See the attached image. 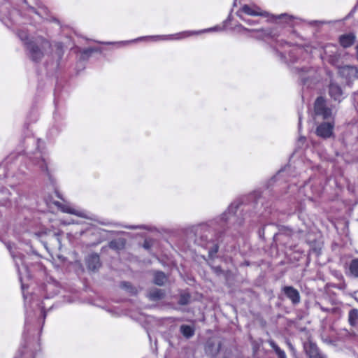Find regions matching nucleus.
<instances>
[{
    "label": "nucleus",
    "mask_w": 358,
    "mask_h": 358,
    "mask_svg": "<svg viewBox=\"0 0 358 358\" xmlns=\"http://www.w3.org/2000/svg\"><path fill=\"white\" fill-rule=\"evenodd\" d=\"M266 192L255 190L235 199L220 215L200 224L196 229L195 243L208 251L213 259L219 250L218 243L225 236L235 237L242 232L245 224L262 223L264 220H280L271 201L264 202Z\"/></svg>",
    "instance_id": "nucleus-1"
},
{
    "label": "nucleus",
    "mask_w": 358,
    "mask_h": 358,
    "mask_svg": "<svg viewBox=\"0 0 358 358\" xmlns=\"http://www.w3.org/2000/svg\"><path fill=\"white\" fill-rule=\"evenodd\" d=\"M7 248L10 252L14 261L15 267L18 272L19 279L21 282V287L24 300L25 308V322L24 328L22 333V339L24 344L19 352L22 351H31L29 349L31 341L34 340L35 333L39 330L41 331L45 319L47 314V304L45 301L53 298L57 295L60 287L59 283L50 279L47 282L34 289L30 296L26 294V285L23 282V276L22 270L27 273V278H29L28 267L25 264L23 259L24 256L21 254H15L11 251L10 245H7Z\"/></svg>",
    "instance_id": "nucleus-2"
},
{
    "label": "nucleus",
    "mask_w": 358,
    "mask_h": 358,
    "mask_svg": "<svg viewBox=\"0 0 358 358\" xmlns=\"http://www.w3.org/2000/svg\"><path fill=\"white\" fill-rule=\"evenodd\" d=\"M272 47L279 60L286 64L292 73L298 77L301 85L308 89L314 87L318 81L315 69L309 66L312 50L322 48V59L336 66H338L341 55L339 47L333 43L321 45L311 43L300 46L284 40H275Z\"/></svg>",
    "instance_id": "nucleus-3"
},
{
    "label": "nucleus",
    "mask_w": 358,
    "mask_h": 358,
    "mask_svg": "<svg viewBox=\"0 0 358 358\" xmlns=\"http://www.w3.org/2000/svg\"><path fill=\"white\" fill-rule=\"evenodd\" d=\"M22 8L24 13L15 9L11 10L9 2L0 0V20L8 29L17 30V35L23 42L27 55L32 62L38 63L43 58L47 50L51 48L50 42L42 36L30 38L27 31L18 29V26L27 23L36 25L43 20L59 24V21L54 17L43 16L41 13L29 6L26 0L23 1Z\"/></svg>",
    "instance_id": "nucleus-4"
},
{
    "label": "nucleus",
    "mask_w": 358,
    "mask_h": 358,
    "mask_svg": "<svg viewBox=\"0 0 358 358\" xmlns=\"http://www.w3.org/2000/svg\"><path fill=\"white\" fill-rule=\"evenodd\" d=\"M41 141L34 137H29L26 140L27 145H36L35 152L28 151L27 155L15 153L10 154L3 162L5 170L4 177L17 176L18 174H25V170H37L45 173L51 183H53V178L48 169L49 162L42 150L40 149Z\"/></svg>",
    "instance_id": "nucleus-5"
},
{
    "label": "nucleus",
    "mask_w": 358,
    "mask_h": 358,
    "mask_svg": "<svg viewBox=\"0 0 358 358\" xmlns=\"http://www.w3.org/2000/svg\"><path fill=\"white\" fill-rule=\"evenodd\" d=\"M294 177L295 176H292L291 179L285 181L286 182H290V184L287 187L290 192H294L295 190H297V194L294 197V199L296 201L295 210L294 211L287 212L289 215L293 214L294 212L302 213L304 210L305 199H302V196L306 197L310 201H313L314 196H320L322 192L321 186L316 185L313 178H310L303 185H300V187H298L296 181L294 180Z\"/></svg>",
    "instance_id": "nucleus-6"
},
{
    "label": "nucleus",
    "mask_w": 358,
    "mask_h": 358,
    "mask_svg": "<svg viewBox=\"0 0 358 358\" xmlns=\"http://www.w3.org/2000/svg\"><path fill=\"white\" fill-rule=\"evenodd\" d=\"M55 112L53 114L54 124L49 130V135L52 137L57 136L65 127L64 120L65 117V98L64 92L57 86L54 92Z\"/></svg>",
    "instance_id": "nucleus-7"
},
{
    "label": "nucleus",
    "mask_w": 358,
    "mask_h": 358,
    "mask_svg": "<svg viewBox=\"0 0 358 358\" xmlns=\"http://www.w3.org/2000/svg\"><path fill=\"white\" fill-rule=\"evenodd\" d=\"M223 29H224V27L217 25V26H215V27H213L210 28L204 29L199 30V31H183L181 32H178V33H176L174 34H170V35H157V36H143V37L138 38L135 39L134 41H121V42H117V43L106 42V43H103L108 44V45H111V44L117 45L118 46H120L121 44L128 43L129 42L137 41H144V40H148V39H152L154 41H157L158 39L181 40V39H184V38L190 37L194 35H199L202 33L211 32V31H221Z\"/></svg>",
    "instance_id": "nucleus-8"
},
{
    "label": "nucleus",
    "mask_w": 358,
    "mask_h": 358,
    "mask_svg": "<svg viewBox=\"0 0 358 358\" xmlns=\"http://www.w3.org/2000/svg\"><path fill=\"white\" fill-rule=\"evenodd\" d=\"M275 19L278 20H282L285 22H287L290 26H294L295 24H298L299 22H303L306 24L312 26V27H320L322 25L327 24L331 23V21H325V20H303L297 17H295L292 15H289L287 13H282L279 15L275 16Z\"/></svg>",
    "instance_id": "nucleus-9"
},
{
    "label": "nucleus",
    "mask_w": 358,
    "mask_h": 358,
    "mask_svg": "<svg viewBox=\"0 0 358 358\" xmlns=\"http://www.w3.org/2000/svg\"><path fill=\"white\" fill-rule=\"evenodd\" d=\"M315 115L321 117L323 120L333 119L332 109L327 106V101L322 96L316 99L314 103Z\"/></svg>",
    "instance_id": "nucleus-10"
},
{
    "label": "nucleus",
    "mask_w": 358,
    "mask_h": 358,
    "mask_svg": "<svg viewBox=\"0 0 358 358\" xmlns=\"http://www.w3.org/2000/svg\"><path fill=\"white\" fill-rule=\"evenodd\" d=\"M236 29L238 32H251L256 33L255 36H250V37L255 38L257 40H264L266 38H274L275 34H272V31L270 29H248L243 26L241 24H238L236 26Z\"/></svg>",
    "instance_id": "nucleus-11"
},
{
    "label": "nucleus",
    "mask_w": 358,
    "mask_h": 358,
    "mask_svg": "<svg viewBox=\"0 0 358 358\" xmlns=\"http://www.w3.org/2000/svg\"><path fill=\"white\" fill-rule=\"evenodd\" d=\"M236 14L238 17L245 16L244 15L250 16H267V13L262 11L259 7L248 4L243 5L237 10Z\"/></svg>",
    "instance_id": "nucleus-12"
},
{
    "label": "nucleus",
    "mask_w": 358,
    "mask_h": 358,
    "mask_svg": "<svg viewBox=\"0 0 358 358\" xmlns=\"http://www.w3.org/2000/svg\"><path fill=\"white\" fill-rule=\"evenodd\" d=\"M334 121L324 122L320 124L316 128V134L323 138H328L333 135Z\"/></svg>",
    "instance_id": "nucleus-13"
},
{
    "label": "nucleus",
    "mask_w": 358,
    "mask_h": 358,
    "mask_svg": "<svg viewBox=\"0 0 358 358\" xmlns=\"http://www.w3.org/2000/svg\"><path fill=\"white\" fill-rule=\"evenodd\" d=\"M282 292L285 296L290 300L293 306L298 305L301 301V296L299 292L291 285H286L282 287Z\"/></svg>",
    "instance_id": "nucleus-14"
},
{
    "label": "nucleus",
    "mask_w": 358,
    "mask_h": 358,
    "mask_svg": "<svg viewBox=\"0 0 358 358\" xmlns=\"http://www.w3.org/2000/svg\"><path fill=\"white\" fill-rule=\"evenodd\" d=\"M53 203L63 213L75 215L80 217H87L86 213L84 210L75 208L69 203H62L59 201H54Z\"/></svg>",
    "instance_id": "nucleus-15"
},
{
    "label": "nucleus",
    "mask_w": 358,
    "mask_h": 358,
    "mask_svg": "<svg viewBox=\"0 0 358 358\" xmlns=\"http://www.w3.org/2000/svg\"><path fill=\"white\" fill-rule=\"evenodd\" d=\"M329 94L331 99L338 102H341L344 99L341 87L332 80L329 85Z\"/></svg>",
    "instance_id": "nucleus-16"
},
{
    "label": "nucleus",
    "mask_w": 358,
    "mask_h": 358,
    "mask_svg": "<svg viewBox=\"0 0 358 358\" xmlns=\"http://www.w3.org/2000/svg\"><path fill=\"white\" fill-rule=\"evenodd\" d=\"M339 73L342 77L350 81L357 78L358 70L354 66L346 65L339 68Z\"/></svg>",
    "instance_id": "nucleus-17"
},
{
    "label": "nucleus",
    "mask_w": 358,
    "mask_h": 358,
    "mask_svg": "<svg viewBox=\"0 0 358 358\" xmlns=\"http://www.w3.org/2000/svg\"><path fill=\"white\" fill-rule=\"evenodd\" d=\"M222 343L217 344L212 341H208L205 345V352L210 358H215L221 350Z\"/></svg>",
    "instance_id": "nucleus-18"
},
{
    "label": "nucleus",
    "mask_w": 358,
    "mask_h": 358,
    "mask_svg": "<svg viewBox=\"0 0 358 358\" xmlns=\"http://www.w3.org/2000/svg\"><path fill=\"white\" fill-rule=\"evenodd\" d=\"M75 52H79L80 56L79 59L80 60H87L92 55L94 52H101L102 50L101 48L96 47V48H87L84 49H81L80 48H75Z\"/></svg>",
    "instance_id": "nucleus-19"
},
{
    "label": "nucleus",
    "mask_w": 358,
    "mask_h": 358,
    "mask_svg": "<svg viewBox=\"0 0 358 358\" xmlns=\"http://www.w3.org/2000/svg\"><path fill=\"white\" fill-rule=\"evenodd\" d=\"M290 166H286L284 169H280L277 173L276 175H275L269 180L267 184L266 189H268L270 187H273L275 182L283 180L286 177V175L288 173V172L290 171Z\"/></svg>",
    "instance_id": "nucleus-20"
},
{
    "label": "nucleus",
    "mask_w": 358,
    "mask_h": 358,
    "mask_svg": "<svg viewBox=\"0 0 358 358\" xmlns=\"http://www.w3.org/2000/svg\"><path fill=\"white\" fill-rule=\"evenodd\" d=\"M306 351L309 358H327L326 355L322 353L317 345L313 343H310L306 346Z\"/></svg>",
    "instance_id": "nucleus-21"
},
{
    "label": "nucleus",
    "mask_w": 358,
    "mask_h": 358,
    "mask_svg": "<svg viewBox=\"0 0 358 358\" xmlns=\"http://www.w3.org/2000/svg\"><path fill=\"white\" fill-rule=\"evenodd\" d=\"M87 267L90 271H96L101 266L100 258L97 254H91L86 259Z\"/></svg>",
    "instance_id": "nucleus-22"
},
{
    "label": "nucleus",
    "mask_w": 358,
    "mask_h": 358,
    "mask_svg": "<svg viewBox=\"0 0 358 358\" xmlns=\"http://www.w3.org/2000/svg\"><path fill=\"white\" fill-rule=\"evenodd\" d=\"M356 39V36L353 33H349L346 34H343L339 37V43L341 46L345 48H349L352 46Z\"/></svg>",
    "instance_id": "nucleus-23"
},
{
    "label": "nucleus",
    "mask_w": 358,
    "mask_h": 358,
    "mask_svg": "<svg viewBox=\"0 0 358 358\" xmlns=\"http://www.w3.org/2000/svg\"><path fill=\"white\" fill-rule=\"evenodd\" d=\"M164 296L165 292L158 288L152 289L147 294V297L152 301H157L162 299Z\"/></svg>",
    "instance_id": "nucleus-24"
},
{
    "label": "nucleus",
    "mask_w": 358,
    "mask_h": 358,
    "mask_svg": "<svg viewBox=\"0 0 358 358\" xmlns=\"http://www.w3.org/2000/svg\"><path fill=\"white\" fill-rule=\"evenodd\" d=\"M348 322L351 327H358V309L352 308L348 313Z\"/></svg>",
    "instance_id": "nucleus-25"
},
{
    "label": "nucleus",
    "mask_w": 358,
    "mask_h": 358,
    "mask_svg": "<svg viewBox=\"0 0 358 358\" xmlns=\"http://www.w3.org/2000/svg\"><path fill=\"white\" fill-rule=\"evenodd\" d=\"M180 332L186 338H190L194 335L195 329L193 326L188 324H182L180 327Z\"/></svg>",
    "instance_id": "nucleus-26"
},
{
    "label": "nucleus",
    "mask_w": 358,
    "mask_h": 358,
    "mask_svg": "<svg viewBox=\"0 0 358 358\" xmlns=\"http://www.w3.org/2000/svg\"><path fill=\"white\" fill-rule=\"evenodd\" d=\"M125 243V239L120 238L110 241L108 243V246L113 250H120L124 248Z\"/></svg>",
    "instance_id": "nucleus-27"
},
{
    "label": "nucleus",
    "mask_w": 358,
    "mask_h": 358,
    "mask_svg": "<svg viewBox=\"0 0 358 358\" xmlns=\"http://www.w3.org/2000/svg\"><path fill=\"white\" fill-rule=\"evenodd\" d=\"M349 275L355 278H358V258L350 261L348 266Z\"/></svg>",
    "instance_id": "nucleus-28"
},
{
    "label": "nucleus",
    "mask_w": 358,
    "mask_h": 358,
    "mask_svg": "<svg viewBox=\"0 0 358 358\" xmlns=\"http://www.w3.org/2000/svg\"><path fill=\"white\" fill-rule=\"evenodd\" d=\"M106 224L113 225V226H116V227H122L123 228L128 229H145V230H148V231H150L152 229L151 227L148 226V225H145V224H140V225H122V224H118V223H112V222H108Z\"/></svg>",
    "instance_id": "nucleus-29"
},
{
    "label": "nucleus",
    "mask_w": 358,
    "mask_h": 358,
    "mask_svg": "<svg viewBox=\"0 0 358 358\" xmlns=\"http://www.w3.org/2000/svg\"><path fill=\"white\" fill-rule=\"evenodd\" d=\"M166 280V276L162 271H157L154 275L153 282L159 286H162Z\"/></svg>",
    "instance_id": "nucleus-30"
},
{
    "label": "nucleus",
    "mask_w": 358,
    "mask_h": 358,
    "mask_svg": "<svg viewBox=\"0 0 358 358\" xmlns=\"http://www.w3.org/2000/svg\"><path fill=\"white\" fill-rule=\"evenodd\" d=\"M268 344L271 348L274 350L278 356V358H287L286 354L283 350H282L274 341H268Z\"/></svg>",
    "instance_id": "nucleus-31"
},
{
    "label": "nucleus",
    "mask_w": 358,
    "mask_h": 358,
    "mask_svg": "<svg viewBox=\"0 0 358 358\" xmlns=\"http://www.w3.org/2000/svg\"><path fill=\"white\" fill-rule=\"evenodd\" d=\"M120 286L122 289H124L132 295L137 294V289L129 282H121Z\"/></svg>",
    "instance_id": "nucleus-32"
},
{
    "label": "nucleus",
    "mask_w": 358,
    "mask_h": 358,
    "mask_svg": "<svg viewBox=\"0 0 358 358\" xmlns=\"http://www.w3.org/2000/svg\"><path fill=\"white\" fill-rule=\"evenodd\" d=\"M191 296L187 292H184L180 294L178 303L182 306L187 305L190 301Z\"/></svg>",
    "instance_id": "nucleus-33"
},
{
    "label": "nucleus",
    "mask_w": 358,
    "mask_h": 358,
    "mask_svg": "<svg viewBox=\"0 0 358 358\" xmlns=\"http://www.w3.org/2000/svg\"><path fill=\"white\" fill-rule=\"evenodd\" d=\"M242 21L245 22L249 26H255L256 24H258L259 23V20H252L249 18L247 16H241L238 17Z\"/></svg>",
    "instance_id": "nucleus-34"
},
{
    "label": "nucleus",
    "mask_w": 358,
    "mask_h": 358,
    "mask_svg": "<svg viewBox=\"0 0 358 358\" xmlns=\"http://www.w3.org/2000/svg\"><path fill=\"white\" fill-rule=\"evenodd\" d=\"M19 355H16L14 358H34V355L32 351H22L19 352Z\"/></svg>",
    "instance_id": "nucleus-35"
},
{
    "label": "nucleus",
    "mask_w": 358,
    "mask_h": 358,
    "mask_svg": "<svg viewBox=\"0 0 358 358\" xmlns=\"http://www.w3.org/2000/svg\"><path fill=\"white\" fill-rule=\"evenodd\" d=\"M55 47L57 49V55L59 59H61L62 55H63V53H64V50H63L64 45H63V43L62 42H56L55 43Z\"/></svg>",
    "instance_id": "nucleus-36"
},
{
    "label": "nucleus",
    "mask_w": 358,
    "mask_h": 358,
    "mask_svg": "<svg viewBox=\"0 0 358 358\" xmlns=\"http://www.w3.org/2000/svg\"><path fill=\"white\" fill-rule=\"evenodd\" d=\"M153 245V241L151 240V239H145L143 243V247L145 250H150L151 249V248L152 247Z\"/></svg>",
    "instance_id": "nucleus-37"
},
{
    "label": "nucleus",
    "mask_w": 358,
    "mask_h": 358,
    "mask_svg": "<svg viewBox=\"0 0 358 358\" xmlns=\"http://www.w3.org/2000/svg\"><path fill=\"white\" fill-rule=\"evenodd\" d=\"M212 271L218 276L222 275L224 274V271L222 269V268L220 266H210Z\"/></svg>",
    "instance_id": "nucleus-38"
},
{
    "label": "nucleus",
    "mask_w": 358,
    "mask_h": 358,
    "mask_svg": "<svg viewBox=\"0 0 358 358\" xmlns=\"http://www.w3.org/2000/svg\"><path fill=\"white\" fill-rule=\"evenodd\" d=\"M357 8V5L355 6L354 8L351 10V11L348 14V15L345 17L344 20H347L353 16L354 13L356 12Z\"/></svg>",
    "instance_id": "nucleus-39"
},
{
    "label": "nucleus",
    "mask_w": 358,
    "mask_h": 358,
    "mask_svg": "<svg viewBox=\"0 0 358 358\" xmlns=\"http://www.w3.org/2000/svg\"><path fill=\"white\" fill-rule=\"evenodd\" d=\"M223 358H233L231 349L230 350L227 349L224 351Z\"/></svg>",
    "instance_id": "nucleus-40"
},
{
    "label": "nucleus",
    "mask_w": 358,
    "mask_h": 358,
    "mask_svg": "<svg viewBox=\"0 0 358 358\" xmlns=\"http://www.w3.org/2000/svg\"><path fill=\"white\" fill-rule=\"evenodd\" d=\"M258 233H259V236L260 238H264V233H265V226L264 225H263L261 228H259Z\"/></svg>",
    "instance_id": "nucleus-41"
},
{
    "label": "nucleus",
    "mask_w": 358,
    "mask_h": 358,
    "mask_svg": "<svg viewBox=\"0 0 358 358\" xmlns=\"http://www.w3.org/2000/svg\"><path fill=\"white\" fill-rule=\"evenodd\" d=\"M316 306H317L320 308V309L321 310H322L323 312H324V313H329V312H330V309H329V308L323 307V306H322L320 303H316Z\"/></svg>",
    "instance_id": "nucleus-42"
},
{
    "label": "nucleus",
    "mask_w": 358,
    "mask_h": 358,
    "mask_svg": "<svg viewBox=\"0 0 358 358\" xmlns=\"http://www.w3.org/2000/svg\"><path fill=\"white\" fill-rule=\"evenodd\" d=\"M287 345H288L289 350L292 352H294L295 348H294V345L289 341H287Z\"/></svg>",
    "instance_id": "nucleus-43"
},
{
    "label": "nucleus",
    "mask_w": 358,
    "mask_h": 358,
    "mask_svg": "<svg viewBox=\"0 0 358 358\" xmlns=\"http://www.w3.org/2000/svg\"><path fill=\"white\" fill-rule=\"evenodd\" d=\"M355 58L358 62V44L355 47Z\"/></svg>",
    "instance_id": "nucleus-44"
},
{
    "label": "nucleus",
    "mask_w": 358,
    "mask_h": 358,
    "mask_svg": "<svg viewBox=\"0 0 358 358\" xmlns=\"http://www.w3.org/2000/svg\"><path fill=\"white\" fill-rule=\"evenodd\" d=\"M54 236H55V238L57 239V241H58L59 242V234H58L55 233V234H54Z\"/></svg>",
    "instance_id": "nucleus-45"
},
{
    "label": "nucleus",
    "mask_w": 358,
    "mask_h": 358,
    "mask_svg": "<svg viewBox=\"0 0 358 358\" xmlns=\"http://www.w3.org/2000/svg\"><path fill=\"white\" fill-rule=\"evenodd\" d=\"M55 194H57V196L59 198H60L61 199H63L62 198V196H60V194H59V192H58L57 190H55Z\"/></svg>",
    "instance_id": "nucleus-46"
},
{
    "label": "nucleus",
    "mask_w": 358,
    "mask_h": 358,
    "mask_svg": "<svg viewBox=\"0 0 358 358\" xmlns=\"http://www.w3.org/2000/svg\"><path fill=\"white\" fill-rule=\"evenodd\" d=\"M301 116L299 117V127L300 128L301 127Z\"/></svg>",
    "instance_id": "nucleus-47"
},
{
    "label": "nucleus",
    "mask_w": 358,
    "mask_h": 358,
    "mask_svg": "<svg viewBox=\"0 0 358 358\" xmlns=\"http://www.w3.org/2000/svg\"><path fill=\"white\" fill-rule=\"evenodd\" d=\"M42 234H43V231H40L38 233H36V235H37L38 236H41L42 235Z\"/></svg>",
    "instance_id": "nucleus-48"
},
{
    "label": "nucleus",
    "mask_w": 358,
    "mask_h": 358,
    "mask_svg": "<svg viewBox=\"0 0 358 358\" xmlns=\"http://www.w3.org/2000/svg\"><path fill=\"white\" fill-rule=\"evenodd\" d=\"M52 308H53V305H51V306L48 308V310H51Z\"/></svg>",
    "instance_id": "nucleus-49"
},
{
    "label": "nucleus",
    "mask_w": 358,
    "mask_h": 358,
    "mask_svg": "<svg viewBox=\"0 0 358 358\" xmlns=\"http://www.w3.org/2000/svg\"><path fill=\"white\" fill-rule=\"evenodd\" d=\"M74 222H66L67 224H73Z\"/></svg>",
    "instance_id": "nucleus-50"
},
{
    "label": "nucleus",
    "mask_w": 358,
    "mask_h": 358,
    "mask_svg": "<svg viewBox=\"0 0 358 358\" xmlns=\"http://www.w3.org/2000/svg\"><path fill=\"white\" fill-rule=\"evenodd\" d=\"M43 10L44 13H45L46 12V8H43Z\"/></svg>",
    "instance_id": "nucleus-51"
},
{
    "label": "nucleus",
    "mask_w": 358,
    "mask_h": 358,
    "mask_svg": "<svg viewBox=\"0 0 358 358\" xmlns=\"http://www.w3.org/2000/svg\"><path fill=\"white\" fill-rule=\"evenodd\" d=\"M299 139H300V140H301V139H304V137H301Z\"/></svg>",
    "instance_id": "nucleus-52"
},
{
    "label": "nucleus",
    "mask_w": 358,
    "mask_h": 358,
    "mask_svg": "<svg viewBox=\"0 0 358 358\" xmlns=\"http://www.w3.org/2000/svg\"><path fill=\"white\" fill-rule=\"evenodd\" d=\"M288 173H289V171ZM290 176V174L287 173V174L286 175V176Z\"/></svg>",
    "instance_id": "nucleus-53"
},
{
    "label": "nucleus",
    "mask_w": 358,
    "mask_h": 358,
    "mask_svg": "<svg viewBox=\"0 0 358 358\" xmlns=\"http://www.w3.org/2000/svg\"><path fill=\"white\" fill-rule=\"evenodd\" d=\"M357 329H358V327H357Z\"/></svg>",
    "instance_id": "nucleus-54"
}]
</instances>
